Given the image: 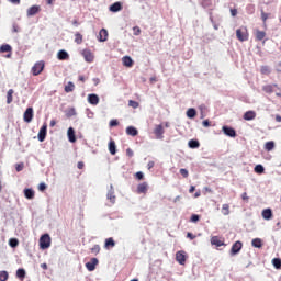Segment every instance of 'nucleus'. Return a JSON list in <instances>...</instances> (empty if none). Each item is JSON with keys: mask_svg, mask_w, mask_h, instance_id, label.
Listing matches in <instances>:
<instances>
[{"mask_svg": "<svg viewBox=\"0 0 281 281\" xmlns=\"http://www.w3.org/2000/svg\"><path fill=\"white\" fill-rule=\"evenodd\" d=\"M237 41L245 42L249 41V32L246 26H241V29L236 30Z\"/></svg>", "mask_w": 281, "mask_h": 281, "instance_id": "f257e3e1", "label": "nucleus"}, {"mask_svg": "<svg viewBox=\"0 0 281 281\" xmlns=\"http://www.w3.org/2000/svg\"><path fill=\"white\" fill-rule=\"evenodd\" d=\"M40 247L42 249H49L52 247V237L49 234H44L40 238Z\"/></svg>", "mask_w": 281, "mask_h": 281, "instance_id": "f03ea898", "label": "nucleus"}, {"mask_svg": "<svg viewBox=\"0 0 281 281\" xmlns=\"http://www.w3.org/2000/svg\"><path fill=\"white\" fill-rule=\"evenodd\" d=\"M43 69H45V61H37L32 67V75L41 76V74H43Z\"/></svg>", "mask_w": 281, "mask_h": 281, "instance_id": "7ed1b4c3", "label": "nucleus"}, {"mask_svg": "<svg viewBox=\"0 0 281 281\" xmlns=\"http://www.w3.org/2000/svg\"><path fill=\"white\" fill-rule=\"evenodd\" d=\"M23 120L26 122V124H30L32 120H34V109L33 108H27L23 114Z\"/></svg>", "mask_w": 281, "mask_h": 281, "instance_id": "20e7f679", "label": "nucleus"}, {"mask_svg": "<svg viewBox=\"0 0 281 281\" xmlns=\"http://www.w3.org/2000/svg\"><path fill=\"white\" fill-rule=\"evenodd\" d=\"M222 131L224 132V134L226 136H229V137H236L237 136L236 130H234V127H231L229 125H223Z\"/></svg>", "mask_w": 281, "mask_h": 281, "instance_id": "39448f33", "label": "nucleus"}, {"mask_svg": "<svg viewBox=\"0 0 281 281\" xmlns=\"http://www.w3.org/2000/svg\"><path fill=\"white\" fill-rule=\"evenodd\" d=\"M154 134L157 137V139H164V134H165L164 125L161 124L156 125L154 127Z\"/></svg>", "mask_w": 281, "mask_h": 281, "instance_id": "423d86ee", "label": "nucleus"}, {"mask_svg": "<svg viewBox=\"0 0 281 281\" xmlns=\"http://www.w3.org/2000/svg\"><path fill=\"white\" fill-rule=\"evenodd\" d=\"M98 263H99V259L97 257H92L90 259V261H88L86 263V268L88 269V271H94V269L98 266Z\"/></svg>", "mask_w": 281, "mask_h": 281, "instance_id": "0eeeda50", "label": "nucleus"}, {"mask_svg": "<svg viewBox=\"0 0 281 281\" xmlns=\"http://www.w3.org/2000/svg\"><path fill=\"white\" fill-rule=\"evenodd\" d=\"M176 260L178 261V263H180V266H184L186 261H187V254H186V251H177Z\"/></svg>", "mask_w": 281, "mask_h": 281, "instance_id": "6e6552de", "label": "nucleus"}, {"mask_svg": "<svg viewBox=\"0 0 281 281\" xmlns=\"http://www.w3.org/2000/svg\"><path fill=\"white\" fill-rule=\"evenodd\" d=\"M0 54H8L7 58H12V46L10 44L0 46Z\"/></svg>", "mask_w": 281, "mask_h": 281, "instance_id": "1a4fd4ad", "label": "nucleus"}, {"mask_svg": "<svg viewBox=\"0 0 281 281\" xmlns=\"http://www.w3.org/2000/svg\"><path fill=\"white\" fill-rule=\"evenodd\" d=\"M38 140L40 142H45V137H47V123H44L43 126L41 127L38 132Z\"/></svg>", "mask_w": 281, "mask_h": 281, "instance_id": "9d476101", "label": "nucleus"}, {"mask_svg": "<svg viewBox=\"0 0 281 281\" xmlns=\"http://www.w3.org/2000/svg\"><path fill=\"white\" fill-rule=\"evenodd\" d=\"M41 12V5H32L26 11V16H35V14H38Z\"/></svg>", "mask_w": 281, "mask_h": 281, "instance_id": "9b49d317", "label": "nucleus"}, {"mask_svg": "<svg viewBox=\"0 0 281 281\" xmlns=\"http://www.w3.org/2000/svg\"><path fill=\"white\" fill-rule=\"evenodd\" d=\"M211 244L216 245V247H222V245H225V241H223L222 237L218 235H213L211 237Z\"/></svg>", "mask_w": 281, "mask_h": 281, "instance_id": "f8f14e48", "label": "nucleus"}, {"mask_svg": "<svg viewBox=\"0 0 281 281\" xmlns=\"http://www.w3.org/2000/svg\"><path fill=\"white\" fill-rule=\"evenodd\" d=\"M137 193H147L148 192V183L147 181H143V183H138L136 188Z\"/></svg>", "mask_w": 281, "mask_h": 281, "instance_id": "ddd939ff", "label": "nucleus"}, {"mask_svg": "<svg viewBox=\"0 0 281 281\" xmlns=\"http://www.w3.org/2000/svg\"><path fill=\"white\" fill-rule=\"evenodd\" d=\"M82 54H83L85 60L87 63H93V60H94L93 52H91V50H83Z\"/></svg>", "mask_w": 281, "mask_h": 281, "instance_id": "4468645a", "label": "nucleus"}, {"mask_svg": "<svg viewBox=\"0 0 281 281\" xmlns=\"http://www.w3.org/2000/svg\"><path fill=\"white\" fill-rule=\"evenodd\" d=\"M88 102L92 105L100 104V97L98 94H89Z\"/></svg>", "mask_w": 281, "mask_h": 281, "instance_id": "2eb2a0df", "label": "nucleus"}, {"mask_svg": "<svg viewBox=\"0 0 281 281\" xmlns=\"http://www.w3.org/2000/svg\"><path fill=\"white\" fill-rule=\"evenodd\" d=\"M108 38H109V32H108V30H106V29L100 30L98 40H99L100 42H105V41H108Z\"/></svg>", "mask_w": 281, "mask_h": 281, "instance_id": "dca6fc26", "label": "nucleus"}, {"mask_svg": "<svg viewBox=\"0 0 281 281\" xmlns=\"http://www.w3.org/2000/svg\"><path fill=\"white\" fill-rule=\"evenodd\" d=\"M240 249H243V244L241 241H236L232 248H231V254L236 255L239 254Z\"/></svg>", "mask_w": 281, "mask_h": 281, "instance_id": "f3484780", "label": "nucleus"}, {"mask_svg": "<svg viewBox=\"0 0 281 281\" xmlns=\"http://www.w3.org/2000/svg\"><path fill=\"white\" fill-rule=\"evenodd\" d=\"M126 134H127V136H133V137H135V136H137V134H138V130H137V127H135L134 125H128V126L126 127Z\"/></svg>", "mask_w": 281, "mask_h": 281, "instance_id": "a211bd4d", "label": "nucleus"}, {"mask_svg": "<svg viewBox=\"0 0 281 281\" xmlns=\"http://www.w3.org/2000/svg\"><path fill=\"white\" fill-rule=\"evenodd\" d=\"M109 151L112 156H115V154L117 153L116 144H115L114 139H110V142H109Z\"/></svg>", "mask_w": 281, "mask_h": 281, "instance_id": "6ab92c4d", "label": "nucleus"}, {"mask_svg": "<svg viewBox=\"0 0 281 281\" xmlns=\"http://www.w3.org/2000/svg\"><path fill=\"white\" fill-rule=\"evenodd\" d=\"M266 36H267V32H265L263 30L255 31V37L257 38V41H263V38H266Z\"/></svg>", "mask_w": 281, "mask_h": 281, "instance_id": "aec40b11", "label": "nucleus"}, {"mask_svg": "<svg viewBox=\"0 0 281 281\" xmlns=\"http://www.w3.org/2000/svg\"><path fill=\"white\" fill-rule=\"evenodd\" d=\"M58 60H69V53L66 50H59L57 54Z\"/></svg>", "mask_w": 281, "mask_h": 281, "instance_id": "412c9836", "label": "nucleus"}, {"mask_svg": "<svg viewBox=\"0 0 281 281\" xmlns=\"http://www.w3.org/2000/svg\"><path fill=\"white\" fill-rule=\"evenodd\" d=\"M262 217H263V220H272L273 211L271 209L263 210Z\"/></svg>", "mask_w": 281, "mask_h": 281, "instance_id": "4be33fe9", "label": "nucleus"}, {"mask_svg": "<svg viewBox=\"0 0 281 281\" xmlns=\"http://www.w3.org/2000/svg\"><path fill=\"white\" fill-rule=\"evenodd\" d=\"M256 115L257 114L254 110H249L248 112H245L244 120H247V121L255 120Z\"/></svg>", "mask_w": 281, "mask_h": 281, "instance_id": "5701e85b", "label": "nucleus"}, {"mask_svg": "<svg viewBox=\"0 0 281 281\" xmlns=\"http://www.w3.org/2000/svg\"><path fill=\"white\" fill-rule=\"evenodd\" d=\"M122 61H123V65L126 66L127 68H132L133 63H134L132 60L131 56H124Z\"/></svg>", "mask_w": 281, "mask_h": 281, "instance_id": "b1692460", "label": "nucleus"}, {"mask_svg": "<svg viewBox=\"0 0 281 281\" xmlns=\"http://www.w3.org/2000/svg\"><path fill=\"white\" fill-rule=\"evenodd\" d=\"M14 90L13 89H9L7 92V104H12L14 98Z\"/></svg>", "mask_w": 281, "mask_h": 281, "instance_id": "393cba45", "label": "nucleus"}, {"mask_svg": "<svg viewBox=\"0 0 281 281\" xmlns=\"http://www.w3.org/2000/svg\"><path fill=\"white\" fill-rule=\"evenodd\" d=\"M188 146L189 148H200L201 144L199 139H189Z\"/></svg>", "mask_w": 281, "mask_h": 281, "instance_id": "a878e982", "label": "nucleus"}, {"mask_svg": "<svg viewBox=\"0 0 281 281\" xmlns=\"http://www.w3.org/2000/svg\"><path fill=\"white\" fill-rule=\"evenodd\" d=\"M110 10L111 12H120V10H122L121 2H114V4H111Z\"/></svg>", "mask_w": 281, "mask_h": 281, "instance_id": "bb28decb", "label": "nucleus"}, {"mask_svg": "<svg viewBox=\"0 0 281 281\" xmlns=\"http://www.w3.org/2000/svg\"><path fill=\"white\" fill-rule=\"evenodd\" d=\"M34 190H32V189H25L24 190V196H25V199H29V200H32V199H34Z\"/></svg>", "mask_w": 281, "mask_h": 281, "instance_id": "cd10ccee", "label": "nucleus"}, {"mask_svg": "<svg viewBox=\"0 0 281 281\" xmlns=\"http://www.w3.org/2000/svg\"><path fill=\"white\" fill-rule=\"evenodd\" d=\"M274 148H276V144H274L273 140H271V142H266V144H265V149H267V151H272V149H274Z\"/></svg>", "mask_w": 281, "mask_h": 281, "instance_id": "c85d7f7f", "label": "nucleus"}, {"mask_svg": "<svg viewBox=\"0 0 281 281\" xmlns=\"http://www.w3.org/2000/svg\"><path fill=\"white\" fill-rule=\"evenodd\" d=\"M251 245L254 247L260 248V247H262V239H260L259 237H256L255 239H252Z\"/></svg>", "mask_w": 281, "mask_h": 281, "instance_id": "c756f323", "label": "nucleus"}, {"mask_svg": "<svg viewBox=\"0 0 281 281\" xmlns=\"http://www.w3.org/2000/svg\"><path fill=\"white\" fill-rule=\"evenodd\" d=\"M75 42H76V44H82L83 36H82V34H80V32H76V34H75Z\"/></svg>", "mask_w": 281, "mask_h": 281, "instance_id": "7c9ffc66", "label": "nucleus"}, {"mask_svg": "<svg viewBox=\"0 0 281 281\" xmlns=\"http://www.w3.org/2000/svg\"><path fill=\"white\" fill-rule=\"evenodd\" d=\"M105 247H115V241L113 237H109L108 239H105Z\"/></svg>", "mask_w": 281, "mask_h": 281, "instance_id": "2f4dec72", "label": "nucleus"}, {"mask_svg": "<svg viewBox=\"0 0 281 281\" xmlns=\"http://www.w3.org/2000/svg\"><path fill=\"white\" fill-rule=\"evenodd\" d=\"M187 115H188V117H195V115H196L195 108H189V110H187Z\"/></svg>", "mask_w": 281, "mask_h": 281, "instance_id": "473e14b6", "label": "nucleus"}, {"mask_svg": "<svg viewBox=\"0 0 281 281\" xmlns=\"http://www.w3.org/2000/svg\"><path fill=\"white\" fill-rule=\"evenodd\" d=\"M222 213H223V215H229V205H228V203H223Z\"/></svg>", "mask_w": 281, "mask_h": 281, "instance_id": "72a5a7b5", "label": "nucleus"}, {"mask_svg": "<svg viewBox=\"0 0 281 281\" xmlns=\"http://www.w3.org/2000/svg\"><path fill=\"white\" fill-rule=\"evenodd\" d=\"M272 263L277 269H281V259L279 257H274V259H272Z\"/></svg>", "mask_w": 281, "mask_h": 281, "instance_id": "f704fd0d", "label": "nucleus"}, {"mask_svg": "<svg viewBox=\"0 0 281 281\" xmlns=\"http://www.w3.org/2000/svg\"><path fill=\"white\" fill-rule=\"evenodd\" d=\"M108 200H110L111 203H115L116 198H115L114 191H109Z\"/></svg>", "mask_w": 281, "mask_h": 281, "instance_id": "c9c22d12", "label": "nucleus"}, {"mask_svg": "<svg viewBox=\"0 0 281 281\" xmlns=\"http://www.w3.org/2000/svg\"><path fill=\"white\" fill-rule=\"evenodd\" d=\"M200 220H201V215H198L196 213H193L192 215H191V222L192 223H198V222H200Z\"/></svg>", "mask_w": 281, "mask_h": 281, "instance_id": "e433bc0d", "label": "nucleus"}, {"mask_svg": "<svg viewBox=\"0 0 281 281\" xmlns=\"http://www.w3.org/2000/svg\"><path fill=\"white\" fill-rule=\"evenodd\" d=\"M9 278L8 271H0V281H7Z\"/></svg>", "mask_w": 281, "mask_h": 281, "instance_id": "4c0bfd02", "label": "nucleus"}, {"mask_svg": "<svg viewBox=\"0 0 281 281\" xmlns=\"http://www.w3.org/2000/svg\"><path fill=\"white\" fill-rule=\"evenodd\" d=\"M255 171L256 173H263L265 168L261 164H258L257 166H255Z\"/></svg>", "mask_w": 281, "mask_h": 281, "instance_id": "58836bf2", "label": "nucleus"}, {"mask_svg": "<svg viewBox=\"0 0 281 281\" xmlns=\"http://www.w3.org/2000/svg\"><path fill=\"white\" fill-rule=\"evenodd\" d=\"M91 251H92V254H94V255L100 254V251H101L100 245H93V247L91 248Z\"/></svg>", "mask_w": 281, "mask_h": 281, "instance_id": "ea45409f", "label": "nucleus"}, {"mask_svg": "<svg viewBox=\"0 0 281 281\" xmlns=\"http://www.w3.org/2000/svg\"><path fill=\"white\" fill-rule=\"evenodd\" d=\"M16 277L22 278V279L25 278V270L24 269H18Z\"/></svg>", "mask_w": 281, "mask_h": 281, "instance_id": "a19ab883", "label": "nucleus"}, {"mask_svg": "<svg viewBox=\"0 0 281 281\" xmlns=\"http://www.w3.org/2000/svg\"><path fill=\"white\" fill-rule=\"evenodd\" d=\"M261 74H271V68L269 66H261Z\"/></svg>", "mask_w": 281, "mask_h": 281, "instance_id": "79ce46f5", "label": "nucleus"}, {"mask_svg": "<svg viewBox=\"0 0 281 281\" xmlns=\"http://www.w3.org/2000/svg\"><path fill=\"white\" fill-rule=\"evenodd\" d=\"M9 245L10 247H19V239H10Z\"/></svg>", "mask_w": 281, "mask_h": 281, "instance_id": "37998d69", "label": "nucleus"}, {"mask_svg": "<svg viewBox=\"0 0 281 281\" xmlns=\"http://www.w3.org/2000/svg\"><path fill=\"white\" fill-rule=\"evenodd\" d=\"M25 168V165L23 162L15 165L16 172H21Z\"/></svg>", "mask_w": 281, "mask_h": 281, "instance_id": "c03bdc74", "label": "nucleus"}, {"mask_svg": "<svg viewBox=\"0 0 281 281\" xmlns=\"http://www.w3.org/2000/svg\"><path fill=\"white\" fill-rule=\"evenodd\" d=\"M135 178H136V180H144V173H143V171H136Z\"/></svg>", "mask_w": 281, "mask_h": 281, "instance_id": "a18cd8bd", "label": "nucleus"}, {"mask_svg": "<svg viewBox=\"0 0 281 281\" xmlns=\"http://www.w3.org/2000/svg\"><path fill=\"white\" fill-rule=\"evenodd\" d=\"M180 173H181V176H182L183 178H188V176H189L188 169H184V168H181V169H180Z\"/></svg>", "mask_w": 281, "mask_h": 281, "instance_id": "49530a36", "label": "nucleus"}, {"mask_svg": "<svg viewBox=\"0 0 281 281\" xmlns=\"http://www.w3.org/2000/svg\"><path fill=\"white\" fill-rule=\"evenodd\" d=\"M133 32L135 36H139V34H142V29H139V26H134Z\"/></svg>", "mask_w": 281, "mask_h": 281, "instance_id": "de8ad7c7", "label": "nucleus"}, {"mask_svg": "<svg viewBox=\"0 0 281 281\" xmlns=\"http://www.w3.org/2000/svg\"><path fill=\"white\" fill-rule=\"evenodd\" d=\"M261 19L263 22H267V20L269 19V14L267 12H265L263 10H261Z\"/></svg>", "mask_w": 281, "mask_h": 281, "instance_id": "09e8293b", "label": "nucleus"}, {"mask_svg": "<svg viewBox=\"0 0 281 281\" xmlns=\"http://www.w3.org/2000/svg\"><path fill=\"white\" fill-rule=\"evenodd\" d=\"M38 190L40 192H44V190H47V184H45V182L40 183Z\"/></svg>", "mask_w": 281, "mask_h": 281, "instance_id": "8fccbe9b", "label": "nucleus"}, {"mask_svg": "<svg viewBox=\"0 0 281 281\" xmlns=\"http://www.w3.org/2000/svg\"><path fill=\"white\" fill-rule=\"evenodd\" d=\"M126 156H128V158H133L134 151H133V149H132L131 147H127V149H126Z\"/></svg>", "mask_w": 281, "mask_h": 281, "instance_id": "3c124183", "label": "nucleus"}, {"mask_svg": "<svg viewBox=\"0 0 281 281\" xmlns=\"http://www.w3.org/2000/svg\"><path fill=\"white\" fill-rule=\"evenodd\" d=\"M128 105H131L132 108H138L139 103L136 102L135 100H130Z\"/></svg>", "mask_w": 281, "mask_h": 281, "instance_id": "603ef678", "label": "nucleus"}, {"mask_svg": "<svg viewBox=\"0 0 281 281\" xmlns=\"http://www.w3.org/2000/svg\"><path fill=\"white\" fill-rule=\"evenodd\" d=\"M153 168H155V161H154V160H150V161H148V164H147V170H153Z\"/></svg>", "mask_w": 281, "mask_h": 281, "instance_id": "864d4df0", "label": "nucleus"}, {"mask_svg": "<svg viewBox=\"0 0 281 281\" xmlns=\"http://www.w3.org/2000/svg\"><path fill=\"white\" fill-rule=\"evenodd\" d=\"M66 93H71V81L68 82V85L65 87Z\"/></svg>", "mask_w": 281, "mask_h": 281, "instance_id": "5fc2aeb1", "label": "nucleus"}, {"mask_svg": "<svg viewBox=\"0 0 281 281\" xmlns=\"http://www.w3.org/2000/svg\"><path fill=\"white\" fill-rule=\"evenodd\" d=\"M231 14H232V16H237V14H238L237 8H231Z\"/></svg>", "mask_w": 281, "mask_h": 281, "instance_id": "6e6d98bb", "label": "nucleus"}, {"mask_svg": "<svg viewBox=\"0 0 281 281\" xmlns=\"http://www.w3.org/2000/svg\"><path fill=\"white\" fill-rule=\"evenodd\" d=\"M77 168H78L79 170H83V168H85V161H78Z\"/></svg>", "mask_w": 281, "mask_h": 281, "instance_id": "4d7b16f0", "label": "nucleus"}, {"mask_svg": "<svg viewBox=\"0 0 281 281\" xmlns=\"http://www.w3.org/2000/svg\"><path fill=\"white\" fill-rule=\"evenodd\" d=\"M120 122L119 120H111L110 126H119Z\"/></svg>", "mask_w": 281, "mask_h": 281, "instance_id": "13d9d810", "label": "nucleus"}, {"mask_svg": "<svg viewBox=\"0 0 281 281\" xmlns=\"http://www.w3.org/2000/svg\"><path fill=\"white\" fill-rule=\"evenodd\" d=\"M71 139H72V144L77 140V136H76V132L72 127V132H71Z\"/></svg>", "mask_w": 281, "mask_h": 281, "instance_id": "bf43d9fd", "label": "nucleus"}, {"mask_svg": "<svg viewBox=\"0 0 281 281\" xmlns=\"http://www.w3.org/2000/svg\"><path fill=\"white\" fill-rule=\"evenodd\" d=\"M187 237H189V239H195L196 235H194V233H187Z\"/></svg>", "mask_w": 281, "mask_h": 281, "instance_id": "052dcab7", "label": "nucleus"}, {"mask_svg": "<svg viewBox=\"0 0 281 281\" xmlns=\"http://www.w3.org/2000/svg\"><path fill=\"white\" fill-rule=\"evenodd\" d=\"M202 124H203L204 127H210L211 126L210 120H204Z\"/></svg>", "mask_w": 281, "mask_h": 281, "instance_id": "680f3d73", "label": "nucleus"}, {"mask_svg": "<svg viewBox=\"0 0 281 281\" xmlns=\"http://www.w3.org/2000/svg\"><path fill=\"white\" fill-rule=\"evenodd\" d=\"M67 135H68L69 142H71V127L68 128Z\"/></svg>", "mask_w": 281, "mask_h": 281, "instance_id": "e2e57ef3", "label": "nucleus"}, {"mask_svg": "<svg viewBox=\"0 0 281 281\" xmlns=\"http://www.w3.org/2000/svg\"><path fill=\"white\" fill-rule=\"evenodd\" d=\"M100 82H101L100 78H93L94 86L100 85Z\"/></svg>", "mask_w": 281, "mask_h": 281, "instance_id": "0e129e2a", "label": "nucleus"}, {"mask_svg": "<svg viewBox=\"0 0 281 281\" xmlns=\"http://www.w3.org/2000/svg\"><path fill=\"white\" fill-rule=\"evenodd\" d=\"M12 30L13 32H19V24H13Z\"/></svg>", "mask_w": 281, "mask_h": 281, "instance_id": "69168bd1", "label": "nucleus"}, {"mask_svg": "<svg viewBox=\"0 0 281 281\" xmlns=\"http://www.w3.org/2000/svg\"><path fill=\"white\" fill-rule=\"evenodd\" d=\"M190 193H194L195 192V186H191V188L189 189Z\"/></svg>", "mask_w": 281, "mask_h": 281, "instance_id": "338daca9", "label": "nucleus"}, {"mask_svg": "<svg viewBox=\"0 0 281 281\" xmlns=\"http://www.w3.org/2000/svg\"><path fill=\"white\" fill-rule=\"evenodd\" d=\"M276 121H277V122H281V115H280V114H277V115H276Z\"/></svg>", "mask_w": 281, "mask_h": 281, "instance_id": "774afa93", "label": "nucleus"}]
</instances>
